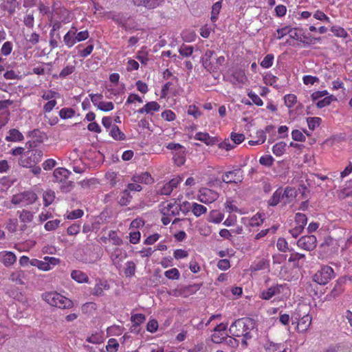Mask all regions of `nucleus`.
<instances>
[{
  "label": "nucleus",
  "mask_w": 352,
  "mask_h": 352,
  "mask_svg": "<svg viewBox=\"0 0 352 352\" xmlns=\"http://www.w3.org/2000/svg\"><path fill=\"white\" fill-rule=\"evenodd\" d=\"M255 328L256 322L254 320L250 318H240L232 322L229 328V332L232 336L252 338V336L250 331Z\"/></svg>",
  "instance_id": "f257e3e1"
},
{
  "label": "nucleus",
  "mask_w": 352,
  "mask_h": 352,
  "mask_svg": "<svg viewBox=\"0 0 352 352\" xmlns=\"http://www.w3.org/2000/svg\"><path fill=\"white\" fill-rule=\"evenodd\" d=\"M202 65L210 73L217 72L226 62L223 56H217L214 50H208L201 58Z\"/></svg>",
  "instance_id": "f03ea898"
},
{
  "label": "nucleus",
  "mask_w": 352,
  "mask_h": 352,
  "mask_svg": "<svg viewBox=\"0 0 352 352\" xmlns=\"http://www.w3.org/2000/svg\"><path fill=\"white\" fill-rule=\"evenodd\" d=\"M42 298L51 306L60 309H70L74 306V303L71 300L57 292L44 293L42 295Z\"/></svg>",
  "instance_id": "7ed1b4c3"
},
{
  "label": "nucleus",
  "mask_w": 352,
  "mask_h": 352,
  "mask_svg": "<svg viewBox=\"0 0 352 352\" xmlns=\"http://www.w3.org/2000/svg\"><path fill=\"white\" fill-rule=\"evenodd\" d=\"M42 156L41 150L28 151L19 159V164L25 168L32 167L41 160Z\"/></svg>",
  "instance_id": "20e7f679"
},
{
  "label": "nucleus",
  "mask_w": 352,
  "mask_h": 352,
  "mask_svg": "<svg viewBox=\"0 0 352 352\" xmlns=\"http://www.w3.org/2000/svg\"><path fill=\"white\" fill-rule=\"evenodd\" d=\"M37 198L36 194L33 191H25L14 195L12 197L11 202L14 205L22 204L28 206L34 203Z\"/></svg>",
  "instance_id": "39448f33"
},
{
  "label": "nucleus",
  "mask_w": 352,
  "mask_h": 352,
  "mask_svg": "<svg viewBox=\"0 0 352 352\" xmlns=\"http://www.w3.org/2000/svg\"><path fill=\"white\" fill-rule=\"evenodd\" d=\"M332 267L324 265L314 276L313 280L320 285H325L334 277Z\"/></svg>",
  "instance_id": "423d86ee"
},
{
  "label": "nucleus",
  "mask_w": 352,
  "mask_h": 352,
  "mask_svg": "<svg viewBox=\"0 0 352 352\" xmlns=\"http://www.w3.org/2000/svg\"><path fill=\"white\" fill-rule=\"evenodd\" d=\"M219 198V193L208 188H201L198 192V199L201 203L208 204Z\"/></svg>",
  "instance_id": "0eeeda50"
},
{
  "label": "nucleus",
  "mask_w": 352,
  "mask_h": 352,
  "mask_svg": "<svg viewBox=\"0 0 352 352\" xmlns=\"http://www.w3.org/2000/svg\"><path fill=\"white\" fill-rule=\"evenodd\" d=\"M316 243L317 240L316 236L314 235L303 236L300 237L297 242V245L299 248L307 251H311L315 249Z\"/></svg>",
  "instance_id": "6e6552de"
},
{
  "label": "nucleus",
  "mask_w": 352,
  "mask_h": 352,
  "mask_svg": "<svg viewBox=\"0 0 352 352\" xmlns=\"http://www.w3.org/2000/svg\"><path fill=\"white\" fill-rule=\"evenodd\" d=\"M127 254L124 250L121 248H116L110 254V258L113 265L120 269L122 266V261L126 257Z\"/></svg>",
  "instance_id": "1a4fd4ad"
},
{
  "label": "nucleus",
  "mask_w": 352,
  "mask_h": 352,
  "mask_svg": "<svg viewBox=\"0 0 352 352\" xmlns=\"http://www.w3.org/2000/svg\"><path fill=\"white\" fill-rule=\"evenodd\" d=\"M241 173L240 168L228 171L222 176V182L226 184L241 183L243 181V176L242 175H239V173Z\"/></svg>",
  "instance_id": "9d476101"
},
{
  "label": "nucleus",
  "mask_w": 352,
  "mask_h": 352,
  "mask_svg": "<svg viewBox=\"0 0 352 352\" xmlns=\"http://www.w3.org/2000/svg\"><path fill=\"white\" fill-rule=\"evenodd\" d=\"M283 287V285L277 284L272 285L267 289L262 291L260 294V298L266 300H270L273 296L280 294Z\"/></svg>",
  "instance_id": "9b49d317"
},
{
  "label": "nucleus",
  "mask_w": 352,
  "mask_h": 352,
  "mask_svg": "<svg viewBox=\"0 0 352 352\" xmlns=\"http://www.w3.org/2000/svg\"><path fill=\"white\" fill-rule=\"evenodd\" d=\"M133 4L138 7H144L152 10L160 6L162 0H132Z\"/></svg>",
  "instance_id": "f8f14e48"
},
{
  "label": "nucleus",
  "mask_w": 352,
  "mask_h": 352,
  "mask_svg": "<svg viewBox=\"0 0 352 352\" xmlns=\"http://www.w3.org/2000/svg\"><path fill=\"white\" fill-rule=\"evenodd\" d=\"M16 261V255L8 251L0 252V261L6 266L9 267L12 265Z\"/></svg>",
  "instance_id": "ddd939ff"
},
{
  "label": "nucleus",
  "mask_w": 352,
  "mask_h": 352,
  "mask_svg": "<svg viewBox=\"0 0 352 352\" xmlns=\"http://www.w3.org/2000/svg\"><path fill=\"white\" fill-rule=\"evenodd\" d=\"M283 202L284 205L291 203L297 196V191L294 188L287 186L282 191Z\"/></svg>",
  "instance_id": "4468645a"
},
{
  "label": "nucleus",
  "mask_w": 352,
  "mask_h": 352,
  "mask_svg": "<svg viewBox=\"0 0 352 352\" xmlns=\"http://www.w3.org/2000/svg\"><path fill=\"white\" fill-rule=\"evenodd\" d=\"M1 8L4 11H7L9 15H12L16 8L19 6V3L16 0H2Z\"/></svg>",
  "instance_id": "2eb2a0df"
},
{
  "label": "nucleus",
  "mask_w": 352,
  "mask_h": 352,
  "mask_svg": "<svg viewBox=\"0 0 352 352\" xmlns=\"http://www.w3.org/2000/svg\"><path fill=\"white\" fill-rule=\"evenodd\" d=\"M109 289V285L107 281L98 280L94 287L92 289L91 294L96 296H103V289L108 290Z\"/></svg>",
  "instance_id": "dca6fc26"
},
{
  "label": "nucleus",
  "mask_w": 352,
  "mask_h": 352,
  "mask_svg": "<svg viewBox=\"0 0 352 352\" xmlns=\"http://www.w3.org/2000/svg\"><path fill=\"white\" fill-rule=\"evenodd\" d=\"M194 138L204 142L208 146L214 145L217 142V138L210 136L208 133L198 132L195 134Z\"/></svg>",
  "instance_id": "f3484780"
},
{
  "label": "nucleus",
  "mask_w": 352,
  "mask_h": 352,
  "mask_svg": "<svg viewBox=\"0 0 352 352\" xmlns=\"http://www.w3.org/2000/svg\"><path fill=\"white\" fill-rule=\"evenodd\" d=\"M76 32L77 28L74 26H72L63 37V41L69 48L73 47L76 43L75 39Z\"/></svg>",
  "instance_id": "a211bd4d"
},
{
  "label": "nucleus",
  "mask_w": 352,
  "mask_h": 352,
  "mask_svg": "<svg viewBox=\"0 0 352 352\" xmlns=\"http://www.w3.org/2000/svg\"><path fill=\"white\" fill-rule=\"evenodd\" d=\"M131 180L133 182L146 184H151L153 182V179L152 178L151 175L147 172L133 175L131 178Z\"/></svg>",
  "instance_id": "6ab92c4d"
},
{
  "label": "nucleus",
  "mask_w": 352,
  "mask_h": 352,
  "mask_svg": "<svg viewBox=\"0 0 352 352\" xmlns=\"http://www.w3.org/2000/svg\"><path fill=\"white\" fill-rule=\"evenodd\" d=\"M311 316L308 314L302 317L297 324L298 331L302 333L306 331L311 323Z\"/></svg>",
  "instance_id": "aec40b11"
},
{
  "label": "nucleus",
  "mask_w": 352,
  "mask_h": 352,
  "mask_svg": "<svg viewBox=\"0 0 352 352\" xmlns=\"http://www.w3.org/2000/svg\"><path fill=\"white\" fill-rule=\"evenodd\" d=\"M25 278V273L24 271L22 270H17L12 272L10 274V280L12 282H14L16 284L18 285H24V278Z\"/></svg>",
  "instance_id": "412c9836"
},
{
  "label": "nucleus",
  "mask_w": 352,
  "mask_h": 352,
  "mask_svg": "<svg viewBox=\"0 0 352 352\" xmlns=\"http://www.w3.org/2000/svg\"><path fill=\"white\" fill-rule=\"evenodd\" d=\"M179 210H182L181 206L176 205L175 203H170L163 208L162 212L164 215L176 216L179 214Z\"/></svg>",
  "instance_id": "4be33fe9"
},
{
  "label": "nucleus",
  "mask_w": 352,
  "mask_h": 352,
  "mask_svg": "<svg viewBox=\"0 0 352 352\" xmlns=\"http://www.w3.org/2000/svg\"><path fill=\"white\" fill-rule=\"evenodd\" d=\"M201 284H193L182 287V297L186 298L196 293L201 287Z\"/></svg>",
  "instance_id": "5701e85b"
},
{
  "label": "nucleus",
  "mask_w": 352,
  "mask_h": 352,
  "mask_svg": "<svg viewBox=\"0 0 352 352\" xmlns=\"http://www.w3.org/2000/svg\"><path fill=\"white\" fill-rule=\"evenodd\" d=\"M283 188H278L272 195V197L268 201V205L271 206H276L280 202L283 201Z\"/></svg>",
  "instance_id": "b1692460"
},
{
  "label": "nucleus",
  "mask_w": 352,
  "mask_h": 352,
  "mask_svg": "<svg viewBox=\"0 0 352 352\" xmlns=\"http://www.w3.org/2000/svg\"><path fill=\"white\" fill-rule=\"evenodd\" d=\"M9 135L6 137L8 142H19L23 140V134L17 129H12L8 131Z\"/></svg>",
  "instance_id": "393cba45"
},
{
  "label": "nucleus",
  "mask_w": 352,
  "mask_h": 352,
  "mask_svg": "<svg viewBox=\"0 0 352 352\" xmlns=\"http://www.w3.org/2000/svg\"><path fill=\"white\" fill-rule=\"evenodd\" d=\"M19 218L21 222L23 223H30L34 219V213L27 210H22L18 211Z\"/></svg>",
  "instance_id": "a878e982"
},
{
  "label": "nucleus",
  "mask_w": 352,
  "mask_h": 352,
  "mask_svg": "<svg viewBox=\"0 0 352 352\" xmlns=\"http://www.w3.org/2000/svg\"><path fill=\"white\" fill-rule=\"evenodd\" d=\"M72 278L78 283H87L89 278L87 275L80 270H73L71 273Z\"/></svg>",
  "instance_id": "bb28decb"
},
{
  "label": "nucleus",
  "mask_w": 352,
  "mask_h": 352,
  "mask_svg": "<svg viewBox=\"0 0 352 352\" xmlns=\"http://www.w3.org/2000/svg\"><path fill=\"white\" fill-rule=\"evenodd\" d=\"M136 271V265L132 261H129L125 263L124 269V275L126 277L130 278L135 275Z\"/></svg>",
  "instance_id": "cd10ccee"
},
{
  "label": "nucleus",
  "mask_w": 352,
  "mask_h": 352,
  "mask_svg": "<svg viewBox=\"0 0 352 352\" xmlns=\"http://www.w3.org/2000/svg\"><path fill=\"white\" fill-rule=\"evenodd\" d=\"M223 217L222 213L217 210H213L210 211L207 219L210 222L219 223L223 220Z\"/></svg>",
  "instance_id": "c85d7f7f"
},
{
  "label": "nucleus",
  "mask_w": 352,
  "mask_h": 352,
  "mask_svg": "<svg viewBox=\"0 0 352 352\" xmlns=\"http://www.w3.org/2000/svg\"><path fill=\"white\" fill-rule=\"evenodd\" d=\"M109 134L116 140H124L125 139V135L120 130L117 125L112 126Z\"/></svg>",
  "instance_id": "c756f323"
},
{
  "label": "nucleus",
  "mask_w": 352,
  "mask_h": 352,
  "mask_svg": "<svg viewBox=\"0 0 352 352\" xmlns=\"http://www.w3.org/2000/svg\"><path fill=\"white\" fill-rule=\"evenodd\" d=\"M190 208L194 215L197 217L207 212L206 207L197 203H192Z\"/></svg>",
  "instance_id": "7c9ffc66"
},
{
  "label": "nucleus",
  "mask_w": 352,
  "mask_h": 352,
  "mask_svg": "<svg viewBox=\"0 0 352 352\" xmlns=\"http://www.w3.org/2000/svg\"><path fill=\"white\" fill-rule=\"evenodd\" d=\"M30 265L32 266L37 267L38 269L42 270L43 271H47L50 270V264L49 262L39 261L36 258L30 261Z\"/></svg>",
  "instance_id": "2f4dec72"
},
{
  "label": "nucleus",
  "mask_w": 352,
  "mask_h": 352,
  "mask_svg": "<svg viewBox=\"0 0 352 352\" xmlns=\"http://www.w3.org/2000/svg\"><path fill=\"white\" fill-rule=\"evenodd\" d=\"M132 197L128 190H124L120 195L119 204L121 206H127L131 200Z\"/></svg>",
  "instance_id": "473e14b6"
},
{
  "label": "nucleus",
  "mask_w": 352,
  "mask_h": 352,
  "mask_svg": "<svg viewBox=\"0 0 352 352\" xmlns=\"http://www.w3.org/2000/svg\"><path fill=\"white\" fill-rule=\"evenodd\" d=\"M286 143L284 142H279L274 145L272 148L273 153L276 156H281L285 151Z\"/></svg>",
  "instance_id": "72a5a7b5"
},
{
  "label": "nucleus",
  "mask_w": 352,
  "mask_h": 352,
  "mask_svg": "<svg viewBox=\"0 0 352 352\" xmlns=\"http://www.w3.org/2000/svg\"><path fill=\"white\" fill-rule=\"evenodd\" d=\"M69 172L64 168H58L54 170L53 175L56 180L62 181L63 178H67Z\"/></svg>",
  "instance_id": "f704fd0d"
},
{
  "label": "nucleus",
  "mask_w": 352,
  "mask_h": 352,
  "mask_svg": "<svg viewBox=\"0 0 352 352\" xmlns=\"http://www.w3.org/2000/svg\"><path fill=\"white\" fill-rule=\"evenodd\" d=\"M336 100H337V98L333 95L326 96L324 98L321 99L320 100H318L316 102V106L318 108L321 109V108H323L324 107L329 105L332 101H334Z\"/></svg>",
  "instance_id": "c9c22d12"
},
{
  "label": "nucleus",
  "mask_w": 352,
  "mask_h": 352,
  "mask_svg": "<svg viewBox=\"0 0 352 352\" xmlns=\"http://www.w3.org/2000/svg\"><path fill=\"white\" fill-rule=\"evenodd\" d=\"M221 9V1H217L213 4L211 12V21L215 22L218 19V15Z\"/></svg>",
  "instance_id": "e433bc0d"
},
{
  "label": "nucleus",
  "mask_w": 352,
  "mask_h": 352,
  "mask_svg": "<svg viewBox=\"0 0 352 352\" xmlns=\"http://www.w3.org/2000/svg\"><path fill=\"white\" fill-rule=\"evenodd\" d=\"M75 69L76 66L74 65H67L61 70L58 77L60 78H65L67 76L72 74L75 71ZM54 77L57 76L54 75Z\"/></svg>",
  "instance_id": "4c0bfd02"
},
{
  "label": "nucleus",
  "mask_w": 352,
  "mask_h": 352,
  "mask_svg": "<svg viewBox=\"0 0 352 352\" xmlns=\"http://www.w3.org/2000/svg\"><path fill=\"white\" fill-rule=\"evenodd\" d=\"M44 206L47 207L50 206L54 201L55 198V193L54 191L50 190L43 193V195Z\"/></svg>",
  "instance_id": "58836bf2"
},
{
  "label": "nucleus",
  "mask_w": 352,
  "mask_h": 352,
  "mask_svg": "<svg viewBox=\"0 0 352 352\" xmlns=\"http://www.w3.org/2000/svg\"><path fill=\"white\" fill-rule=\"evenodd\" d=\"M307 222V218L305 214L298 212L295 215L296 226L305 228Z\"/></svg>",
  "instance_id": "ea45409f"
},
{
  "label": "nucleus",
  "mask_w": 352,
  "mask_h": 352,
  "mask_svg": "<svg viewBox=\"0 0 352 352\" xmlns=\"http://www.w3.org/2000/svg\"><path fill=\"white\" fill-rule=\"evenodd\" d=\"M173 160L178 166L182 165L185 162V151L184 149L175 152L173 155Z\"/></svg>",
  "instance_id": "a19ab883"
},
{
  "label": "nucleus",
  "mask_w": 352,
  "mask_h": 352,
  "mask_svg": "<svg viewBox=\"0 0 352 352\" xmlns=\"http://www.w3.org/2000/svg\"><path fill=\"white\" fill-rule=\"evenodd\" d=\"M145 319V316L142 314H134L131 318V320L133 323V327L135 328L138 327L140 324L143 323Z\"/></svg>",
  "instance_id": "79ce46f5"
},
{
  "label": "nucleus",
  "mask_w": 352,
  "mask_h": 352,
  "mask_svg": "<svg viewBox=\"0 0 352 352\" xmlns=\"http://www.w3.org/2000/svg\"><path fill=\"white\" fill-rule=\"evenodd\" d=\"M75 114V111L72 108H63L59 111V116L61 119H68L72 118Z\"/></svg>",
  "instance_id": "37998d69"
},
{
  "label": "nucleus",
  "mask_w": 352,
  "mask_h": 352,
  "mask_svg": "<svg viewBox=\"0 0 352 352\" xmlns=\"http://www.w3.org/2000/svg\"><path fill=\"white\" fill-rule=\"evenodd\" d=\"M321 121V118L318 117L308 118L307 119L309 129L311 131H314L316 127H318L320 125Z\"/></svg>",
  "instance_id": "c03bdc74"
},
{
  "label": "nucleus",
  "mask_w": 352,
  "mask_h": 352,
  "mask_svg": "<svg viewBox=\"0 0 352 352\" xmlns=\"http://www.w3.org/2000/svg\"><path fill=\"white\" fill-rule=\"evenodd\" d=\"M274 159L270 155H265L260 157L259 163L265 166L270 167L272 166Z\"/></svg>",
  "instance_id": "a18cd8bd"
},
{
  "label": "nucleus",
  "mask_w": 352,
  "mask_h": 352,
  "mask_svg": "<svg viewBox=\"0 0 352 352\" xmlns=\"http://www.w3.org/2000/svg\"><path fill=\"white\" fill-rule=\"evenodd\" d=\"M164 276L168 279L178 280L180 276L179 270L177 268H172L164 272Z\"/></svg>",
  "instance_id": "49530a36"
},
{
  "label": "nucleus",
  "mask_w": 352,
  "mask_h": 352,
  "mask_svg": "<svg viewBox=\"0 0 352 352\" xmlns=\"http://www.w3.org/2000/svg\"><path fill=\"white\" fill-rule=\"evenodd\" d=\"M234 337L235 336H232V335L230 336L226 335L224 341L225 344L232 349H236L239 344V341L234 338Z\"/></svg>",
  "instance_id": "de8ad7c7"
},
{
  "label": "nucleus",
  "mask_w": 352,
  "mask_h": 352,
  "mask_svg": "<svg viewBox=\"0 0 352 352\" xmlns=\"http://www.w3.org/2000/svg\"><path fill=\"white\" fill-rule=\"evenodd\" d=\"M86 340L88 342L98 344H100L103 342V337L100 333H96L91 335L90 336H88Z\"/></svg>",
  "instance_id": "09e8293b"
},
{
  "label": "nucleus",
  "mask_w": 352,
  "mask_h": 352,
  "mask_svg": "<svg viewBox=\"0 0 352 352\" xmlns=\"http://www.w3.org/2000/svg\"><path fill=\"white\" fill-rule=\"evenodd\" d=\"M119 347V344L117 340L114 338L109 340L106 349L109 352H117Z\"/></svg>",
  "instance_id": "8fccbe9b"
},
{
  "label": "nucleus",
  "mask_w": 352,
  "mask_h": 352,
  "mask_svg": "<svg viewBox=\"0 0 352 352\" xmlns=\"http://www.w3.org/2000/svg\"><path fill=\"white\" fill-rule=\"evenodd\" d=\"M284 101L285 105L291 108L296 103L297 98L294 94H287L284 96Z\"/></svg>",
  "instance_id": "3c124183"
},
{
  "label": "nucleus",
  "mask_w": 352,
  "mask_h": 352,
  "mask_svg": "<svg viewBox=\"0 0 352 352\" xmlns=\"http://www.w3.org/2000/svg\"><path fill=\"white\" fill-rule=\"evenodd\" d=\"M331 31L338 37L346 38L348 36L345 30L339 26H333L331 28Z\"/></svg>",
  "instance_id": "603ef678"
},
{
  "label": "nucleus",
  "mask_w": 352,
  "mask_h": 352,
  "mask_svg": "<svg viewBox=\"0 0 352 352\" xmlns=\"http://www.w3.org/2000/svg\"><path fill=\"white\" fill-rule=\"evenodd\" d=\"M274 56L272 54H269L265 56L263 60L261 63V66L263 68H269L273 64Z\"/></svg>",
  "instance_id": "864d4df0"
},
{
  "label": "nucleus",
  "mask_w": 352,
  "mask_h": 352,
  "mask_svg": "<svg viewBox=\"0 0 352 352\" xmlns=\"http://www.w3.org/2000/svg\"><path fill=\"white\" fill-rule=\"evenodd\" d=\"M146 109V113H152L154 111H158L160 108V105L155 101L147 102L145 104Z\"/></svg>",
  "instance_id": "5fc2aeb1"
},
{
  "label": "nucleus",
  "mask_w": 352,
  "mask_h": 352,
  "mask_svg": "<svg viewBox=\"0 0 352 352\" xmlns=\"http://www.w3.org/2000/svg\"><path fill=\"white\" fill-rule=\"evenodd\" d=\"M18 221L16 219H9L6 222V229L13 233L16 231Z\"/></svg>",
  "instance_id": "6e6d98bb"
},
{
  "label": "nucleus",
  "mask_w": 352,
  "mask_h": 352,
  "mask_svg": "<svg viewBox=\"0 0 352 352\" xmlns=\"http://www.w3.org/2000/svg\"><path fill=\"white\" fill-rule=\"evenodd\" d=\"M12 43L10 41H6L3 43L1 49V53L3 56H8L12 51Z\"/></svg>",
  "instance_id": "4d7b16f0"
},
{
  "label": "nucleus",
  "mask_w": 352,
  "mask_h": 352,
  "mask_svg": "<svg viewBox=\"0 0 352 352\" xmlns=\"http://www.w3.org/2000/svg\"><path fill=\"white\" fill-rule=\"evenodd\" d=\"M263 220L261 214H256L250 220V226L252 227L258 226L263 223Z\"/></svg>",
  "instance_id": "13d9d810"
},
{
  "label": "nucleus",
  "mask_w": 352,
  "mask_h": 352,
  "mask_svg": "<svg viewBox=\"0 0 352 352\" xmlns=\"http://www.w3.org/2000/svg\"><path fill=\"white\" fill-rule=\"evenodd\" d=\"M179 54L183 56H190L193 52V47L192 46H188L182 45L179 50Z\"/></svg>",
  "instance_id": "bf43d9fd"
},
{
  "label": "nucleus",
  "mask_w": 352,
  "mask_h": 352,
  "mask_svg": "<svg viewBox=\"0 0 352 352\" xmlns=\"http://www.w3.org/2000/svg\"><path fill=\"white\" fill-rule=\"evenodd\" d=\"M109 237L115 245H120L122 243V240L118 237L116 232L113 230L109 232Z\"/></svg>",
  "instance_id": "052dcab7"
},
{
  "label": "nucleus",
  "mask_w": 352,
  "mask_h": 352,
  "mask_svg": "<svg viewBox=\"0 0 352 352\" xmlns=\"http://www.w3.org/2000/svg\"><path fill=\"white\" fill-rule=\"evenodd\" d=\"M114 105L111 102H102L98 104V109L102 111H109L113 110Z\"/></svg>",
  "instance_id": "680f3d73"
},
{
  "label": "nucleus",
  "mask_w": 352,
  "mask_h": 352,
  "mask_svg": "<svg viewBox=\"0 0 352 352\" xmlns=\"http://www.w3.org/2000/svg\"><path fill=\"white\" fill-rule=\"evenodd\" d=\"M264 81L266 85H269L274 87H277V85L276 84L277 78L271 74H267L264 76Z\"/></svg>",
  "instance_id": "e2e57ef3"
},
{
  "label": "nucleus",
  "mask_w": 352,
  "mask_h": 352,
  "mask_svg": "<svg viewBox=\"0 0 352 352\" xmlns=\"http://www.w3.org/2000/svg\"><path fill=\"white\" fill-rule=\"evenodd\" d=\"M292 137L294 140L298 142H305L306 140V138L303 133L297 129L292 131Z\"/></svg>",
  "instance_id": "0e129e2a"
},
{
  "label": "nucleus",
  "mask_w": 352,
  "mask_h": 352,
  "mask_svg": "<svg viewBox=\"0 0 352 352\" xmlns=\"http://www.w3.org/2000/svg\"><path fill=\"white\" fill-rule=\"evenodd\" d=\"M276 246L278 250L283 252H285L288 250L287 242L284 238H279L278 239Z\"/></svg>",
  "instance_id": "69168bd1"
},
{
  "label": "nucleus",
  "mask_w": 352,
  "mask_h": 352,
  "mask_svg": "<svg viewBox=\"0 0 352 352\" xmlns=\"http://www.w3.org/2000/svg\"><path fill=\"white\" fill-rule=\"evenodd\" d=\"M59 223L60 220L58 219L49 221L45 224V228L48 231L54 230L59 226Z\"/></svg>",
  "instance_id": "338daca9"
},
{
  "label": "nucleus",
  "mask_w": 352,
  "mask_h": 352,
  "mask_svg": "<svg viewBox=\"0 0 352 352\" xmlns=\"http://www.w3.org/2000/svg\"><path fill=\"white\" fill-rule=\"evenodd\" d=\"M34 18L32 13L27 14L24 17L23 23L26 27L32 28L34 27Z\"/></svg>",
  "instance_id": "774afa93"
}]
</instances>
